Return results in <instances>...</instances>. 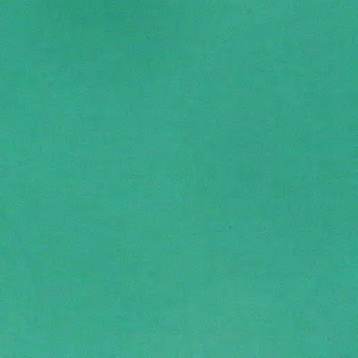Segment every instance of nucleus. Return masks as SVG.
Wrapping results in <instances>:
<instances>
[{"label": "nucleus", "instance_id": "1", "mask_svg": "<svg viewBox=\"0 0 358 358\" xmlns=\"http://www.w3.org/2000/svg\"><path fill=\"white\" fill-rule=\"evenodd\" d=\"M36 313H75L70 310L68 312H60V311H40L36 312ZM76 313H119L118 312L115 311H96V312H76ZM120 313H317L315 312H306V311H273V312H260V311H252V312H245V311H236V312H230V311H206V312H190V311H184L180 312L177 309V307L171 312H163V311H156V312H150V311H124L120 312Z\"/></svg>", "mask_w": 358, "mask_h": 358}, {"label": "nucleus", "instance_id": "2", "mask_svg": "<svg viewBox=\"0 0 358 358\" xmlns=\"http://www.w3.org/2000/svg\"><path fill=\"white\" fill-rule=\"evenodd\" d=\"M175 288H176V293L177 294V290H178V284L177 280L176 281Z\"/></svg>", "mask_w": 358, "mask_h": 358}]
</instances>
